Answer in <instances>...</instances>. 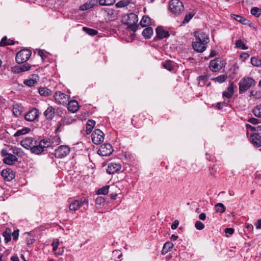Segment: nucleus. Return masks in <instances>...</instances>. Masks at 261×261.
I'll use <instances>...</instances> for the list:
<instances>
[{"mask_svg": "<svg viewBox=\"0 0 261 261\" xmlns=\"http://www.w3.org/2000/svg\"><path fill=\"white\" fill-rule=\"evenodd\" d=\"M138 21V16L133 13L124 15L121 18V22L127 25V29L134 32L138 29L139 25L136 24Z\"/></svg>", "mask_w": 261, "mask_h": 261, "instance_id": "f257e3e1", "label": "nucleus"}, {"mask_svg": "<svg viewBox=\"0 0 261 261\" xmlns=\"http://www.w3.org/2000/svg\"><path fill=\"white\" fill-rule=\"evenodd\" d=\"M255 84L256 82L251 77H245L241 79L239 83L240 93L245 92L251 87H254Z\"/></svg>", "mask_w": 261, "mask_h": 261, "instance_id": "f03ea898", "label": "nucleus"}, {"mask_svg": "<svg viewBox=\"0 0 261 261\" xmlns=\"http://www.w3.org/2000/svg\"><path fill=\"white\" fill-rule=\"evenodd\" d=\"M32 52L30 49H23L19 51L16 56V61L21 64L27 61L30 58Z\"/></svg>", "mask_w": 261, "mask_h": 261, "instance_id": "7ed1b4c3", "label": "nucleus"}, {"mask_svg": "<svg viewBox=\"0 0 261 261\" xmlns=\"http://www.w3.org/2000/svg\"><path fill=\"white\" fill-rule=\"evenodd\" d=\"M169 5L170 10L175 14H179L184 10L182 3L179 0H171Z\"/></svg>", "mask_w": 261, "mask_h": 261, "instance_id": "20e7f679", "label": "nucleus"}, {"mask_svg": "<svg viewBox=\"0 0 261 261\" xmlns=\"http://www.w3.org/2000/svg\"><path fill=\"white\" fill-rule=\"evenodd\" d=\"M55 101L60 105H65L68 102L69 96L60 91H57L54 95Z\"/></svg>", "mask_w": 261, "mask_h": 261, "instance_id": "39448f33", "label": "nucleus"}, {"mask_svg": "<svg viewBox=\"0 0 261 261\" xmlns=\"http://www.w3.org/2000/svg\"><path fill=\"white\" fill-rule=\"evenodd\" d=\"M113 151L112 146L110 143H105L101 145L97 151V153L100 156H106L112 154Z\"/></svg>", "mask_w": 261, "mask_h": 261, "instance_id": "423d86ee", "label": "nucleus"}, {"mask_svg": "<svg viewBox=\"0 0 261 261\" xmlns=\"http://www.w3.org/2000/svg\"><path fill=\"white\" fill-rule=\"evenodd\" d=\"M91 137L93 143L97 145L100 144L104 140V134L99 129H95L92 133Z\"/></svg>", "mask_w": 261, "mask_h": 261, "instance_id": "0eeeda50", "label": "nucleus"}, {"mask_svg": "<svg viewBox=\"0 0 261 261\" xmlns=\"http://www.w3.org/2000/svg\"><path fill=\"white\" fill-rule=\"evenodd\" d=\"M84 204L87 205V208L88 206V199L87 198H84V199H81V201L78 200H74L69 205V208L71 211H76L78 210L81 207H82Z\"/></svg>", "mask_w": 261, "mask_h": 261, "instance_id": "6e6552de", "label": "nucleus"}, {"mask_svg": "<svg viewBox=\"0 0 261 261\" xmlns=\"http://www.w3.org/2000/svg\"><path fill=\"white\" fill-rule=\"evenodd\" d=\"M70 152V148L66 145H61L55 151V155L58 158L66 156Z\"/></svg>", "mask_w": 261, "mask_h": 261, "instance_id": "1a4fd4ad", "label": "nucleus"}, {"mask_svg": "<svg viewBox=\"0 0 261 261\" xmlns=\"http://www.w3.org/2000/svg\"><path fill=\"white\" fill-rule=\"evenodd\" d=\"M1 175L5 180L10 181L15 178V172L10 168H6L2 170Z\"/></svg>", "mask_w": 261, "mask_h": 261, "instance_id": "9d476101", "label": "nucleus"}, {"mask_svg": "<svg viewBox=\"0 0 261 261\" xmlns=\"http://www.w3.org/2000/svg\"><path fill=\"white\" fill-rule=\"evenodd\" d=\"M39 112L37 109L33 108L25 115V119L28 121H34L38 119Z\"/></svg>", "mask_w": 261, "mask_h": 261, "instance_id": "9b49d317", "label": "nucleus"}, {"mask_svg": "<svg viewBox=\"0 0 261 261\" xmlns=\"http://www.w3.org/2000/svg\"><path fill=\"white\" fill-rule=\"evenodd\" d=\"M195 40L202 41L203 44H207L209 40L208 36L201 30L196 31L194 33Z\"/></svg>", "mask_w": 261, "mask_h": 261, "instance_id": "f8f14e48", "label": "nucleus"}, {"mask_svg": "<svg viewBox=\"0 0 261 261\" xmlns=\"http://www.w3.org/2000/svg\"><path fill=\"white\" fill-rule=\"evenodd\" d=\"M121 168V165L119 163L111 162L109 164L107 172L110 174L116 173Z\"/></svg>", "mask_w": 261, "mask_h": 261, "instance_id": "ddd939ff", "label": "nucleus"}, {"mask_svg": "<svg viewBox=\"0 0 261 261\" xmlns=\"http://www.w3.org/2000/svg\"><path fill=\"white\" fill-rule=\"evenodd\" d=\"M37 141L34 140L32 138H26L21 142V145L22 147L31 150L34 145L36 144Z\"/></svg>", "mask_w": 261, "mask_h": 261, "instance_id": "4468645a", "label": "nucleus"}, {"mask_svg": "<svg viewBox=\"0 0 261 261\" xmlns=\"http://www.w3.org/2000/svg\"><path fill=\"white\" fill-rule=\"evenodd\" d=\"M259 128L258 133H254L251 136L252 143L256 147L261 146V130Z\"/></svg>", "mask_w": 261, "mask_h": 261, "instance_id": "2eb2a0df", "label": "nucleus"}, {"mask_svg": "<svg viewBox=\"0 0 261 261\" xmlns=\"http://www.w3.org/2000/svg\"><path fill=\"white\" fill-rule=\"evenodd\" d=\"M206 44H203L202 41H198L195 40V41L192 43V47L195 51L198 53H202L205 50L206 47Z\"/></svg>", "mask_w": 261, "mask_h": 261, "instance_id": "dca6fc26", "label": "nucleus"}, {"mask_svg": "<svg viewBox=\"0 0 261 261\" xmlns=\"http://www.w3.org/2000/svg\"><path fill=\"white\" fill-rule=\"evenodd\" d=\"M220 60L218 59H215L213 60H212L210 64V69L213 72L220 70L221 68L220 65Z\"/></svg>", "mask_w": 261, "mask_h": 261, "instance_id": "f3484780", "label": "nucleus"}, {"mask_svg": "<svg viewBox=\"0 0 261 261\" xmlns=\"http://www.w3.org/2000/svg\"><path fill=\"white\" fill-rule=\"evenodd\" d=\"M156 37L159 39L167 38L169 36L168 31H165L162 27H158L156 29Z\"/></svg>", "mask_w": 261, "mask_h": 261, "instance_id": "a211bd4d", "label": "nucleus"}, {"mask_svg": "<svg viewBox=\"0 0 261 261\" xmlns=\"http://www.w3.org/2000/svg\"><path fill=\"white\" fill-rule=\"evenodd\" d=\"M67 109L69 111L71 112L72 113H75L78 110L79 104L76 100H72L70 101H68V102H67Z\"/></svg>", "mask_w": 261, "mask_h": 261, "instance_id": "6ab92c4d", "label": "nucleus"}, {"mask_svg": "<svg viewBox=\"0 0 261 261\" xmlns=\"http://www.w3.org/2000/svg\"><path fill=\"white\" fill-rule=\"evenodd\" d=\"M38 80V75H33L31 78L24 80L23 83L25 85L29 87H32L34 86L37 84Z\"/></svg>", "mask_w": 261, "mask_h": 261, "instance_id": "aec40b11", "label": "nucleus"}, {"mask_svg": "<svg viewBox=\"0 0 261 261\" xmlns=\"http://www.w3.org/2000/svg\"><path fill=\"white\" fill-rule=\"evenodd\" d=\"M17 160V158L16 156L12 154H8V156L5 157L3 159V162L4 163L8 164V165H13L15 163V162Z\"/></svg>", "mask_w": 261, "mask_h": 261, "instance_id": "412c9836", "label": "nucleus"}, {"mask_svg": "<svg viewBox=\"0 0 261 261\" xmlns=\"http://www.w3.org/2000/svg\"><path fill=\"white\" fill-rule=\"evenodd\" d=\"M44 115L47 119L52 120L55 116V109L49 106L44 112Z\"/></svg>", "mask_w": 261, "mask_h": 261, "instance_id": "4be33fe9", "label": "nucleus"}, {"mask_svg": "<svg viewBox=\"0 0 261 261\" xmlns=\"http://www.w3.org/2000/svg\"><path fill=\"white\" fill-rule=\"evenodd\" d=\"M233 94V85L231 83L227 88V90L223 92V97L231 98Z\"/></svg>", "mask_w": 261, "mask_h": 261, "instance_id": "5701e85b", "label": "nucleus"}, {"mask_svg": "<svg viewBox=\"0 0 261 261\" xmlns=\"http://www.w3.org/2000/svg\"><path fill=\"white\" fill-rule=\"evenodd\" d=\"M173 244L170 242H167L166 243H165L163 246L162 250V254H166L168 252L170 251L173 248Z\"/></svg>", "mask_w": 261, "mask_h": 261, "instance_id": "b1692460", "label": "nucleus"}, {"mask_svg": "<svg viewBox=\"0 0 261 261\" xmlns=\"http://www.w3.org/2000/svg\"><path fill=\"white\" fill-rule=\"evenodd\" d=\"M42 146L40 145V144L39 143H36V144L34 145V147L32 148L31 150V152L37 154H40L43 151L44 149L41 147Z\"/></svg>", "mask_w": 261, "mask_h": 261, "instance_id": "393cba45", "label": "nucleus"}, {"mask_svg": "<svg viewBox=\"0 0 261 261\" xmlns=\"http://www.w3.org/2000/svg\"><path fill=\"white\" fill-rule=\"evenodd\" d=\"M142 34L146 39H149L153 35V29L151 27H147L143 30Z\"/></svg>", "mask_w": 261, "mask_h": 261, "instance_id": "a878e982", "label": "nucleus"}, {"mask_svg": "<svg viewBox=\"0 0 261 261\" xmlns=\"http://www.w3.org/2000/svg\"><path fill=\"white\" fill-rule=\"evenodd\" d=\"M38 92L40 95L43 96H48L51 94V91L46 87H40L38 89Z\"/></svg>", "mask_w": 261, "mask_h": 261, "instance_id": "bb28decb", "label": "nucleus"}, {"mask_svg": "<svg viewBox=\"0 0 261 261\" xmlns=\"http://www.w3.org/2000/svg\"><path fill=\"white\" fill-rule=\"evenodd\" d=\"M31 68V66L29 64H26L21 65L19 66L16 67L15 71L16 72H24L26 71H28Z\"/></svg>", "mask_w": 261, "mask_h": 261, "instance_id": "cd10ccee", "label": "nucleus"}, {"mask_svg": "<svg viewBox=\"0 0 261 261\" xmlns=\"http://www.w3.org/2000/svg\"><path fill=\"white\" fill-rule=\"evenodd\" d=\"M233 16H234L233 18L236 20L242 23L243 24L250 25V21L249 20H247V19L241 16L240 15H233Z\"/></svg>", "mask_w": 261, "mask_h": 261, "instance_id": "c85d7f7f", "label": "nucleus"}, {"mask_svg": "<svg viewBox=\"0 0 261 261\" xmlns=\"http://www.w3.org/2000/svg\"><path fill=\"white\" fill-rule=\"evenodd\" d=\"M196 13V11L195 10H192L190 11L188 13H187L185 18L182 21L183 23H188L190 20L193 18V17L195 15Z\"/></svg>", "mask_w": 261, "mask_h": 261, "instance_id": "c756f323", "label": "nucleus"}, {"mask_svg": "<svg viewBox=\"0 0 261 261\" xmlns=\"http://www.w3.org/2000/svg\"><path fill=\"white\" fill-rule=\"evenodd\" d=\"M22 112V107L18 104L15 105L13 108V113L17 117L21 115Z\"/></svg>", "mask_w": 261, "mask_h": 261, "instance_id": "7c9ffc66", "label": "nucleus"}, {"mask_svg": "<svg viewBox=\"0 0 261 261\" xmlns=\"http://www.w3.org/2000/svg\"><path fill=\"white\" fill-rule=\"evenodd\" d=\"M95 124V121L93 120H89L86 123V133L87 134H89L91 131L93 127Z\"/></svg>", "mask_w": 261, "mask_h": 261, "instance_id": "2f4dec72", "label": "nucleus"}, {"mask_svg": "<svg viewBox=\"0 0 261 261\" xmlns=\"http://www.w3.org/2000/svg\"><path fill=\"white\" fill-rule=\"evenodd\" d=\"M150 23V18L149 17L146 15L143 16L141 20L140 21L139 24L142 27H145Z\"/></svg>", "mask_w": 261, "mask_h": 261, "instance_id": "473e14b6", "label": "nucleus"}, {"mask_svg": "<svg viewBox=\"0 0 261 261\" xmlns=\"http://www.w3.org/2000/svg\"><path fill=\"white\" fill-rule=\"evenodd\" d=\"M3 237L5 238L6 243H8L11 239V230L9 228H7L3 233Z\"/></svg>", "mask_w": 261, "mask_h": 261, "instance_id": "72a5a7b5", "label": "nucleus"}, {"mask_svg": "<svg viewBox=\"0 0 261 261\" xmlns=\"http://www.w3.org/2000/svg\"><path fill=\"white\" fill-rule=\"evenodd\" d=\"M31 130V129L28 127H25L22 129L18 130L14 134L15 137H18L20 135H25L28 133Z\"/></svg>", "mask_w": 261, "mask_h": 261, "instance_id": "f704fd0d", "label": "nucleus"}, {"mask_svg": "<svg viewBox=\"0 0 261 261\" xmlns=\"http://www.w3.org/2000/svg\"><path fill=\"white\" fill-rule=\"evenodd\" d=\"M253 114L257 117H261V105H257L252 110Z\"/></svg>", "mask_w": 261, "mask_h": 261, "instance_id": "c9c22d12", "label": "nucleus"}, {"mask_svg": "<svg viewBox=\"0 0 261 261\" xmlns=\"http://www.w3.org/2000/svg\"><path fill=\"white\" fill-rule=\"evenodd\" d=\"M83 30L84 32H85L87 34H88V35H91V36L96 35L98 33V32L97 30L92 29L88 28L86 27H83Z\"/></svg>", "mask_w": 261, "mask_h": 261, "instance_id": "e433bc0d", "label": "nucleus"}, {"mask_svg": "<svg viewBox=\"0 0 261 261\" xmlns=\"http://www.w3.org/2000/svg\"><path fill=\"white\" fill-rule=\"evenodd\" d=\"M250 12L252 15L256 17H259L261 15V9L255 7L251 9Z\"/></svg>", "mask_w": 261, "mask_h": 261, "instance_id": "4c0bfd02", "label": "nucleus"}, {"mask_svg": "<svg viewBox=\"0 0 261 261\" xmlns=\"http://www.w3.org/2000/svg\"><path fill=\"white\" fill-rule=\"evenodd\" d=\"M251 63L254 66L261 67V59L255 57H252L251 59Z\"/></svg>", "mask_w": 261, "mask_h": 261, "instance_id": "58836bf2", "label": "nucleus"}, {"mask_svg": "<svg viewBox=\"0 0 261 261\" xmlns=\"http://www.w3.org/2000/svg\"><path fill=\"white\" fill-rule=\"evenodd\" d=\"M7 42V38L6 36L4 37L1 40V41L0 42V46H5L6 45H13L14 44V42L13 41H11V42Z\"/></svg>", "mask_w": 261, "mask_h": 261, "instance_id": "ea45409f", "label": "nucleus"}, {"mask_svg": "<svg viewBox=\"0 0 261 261\" xmlns=\"http://www.w3.org/2000/svg\"><path fill=\"white\" fill-rule=\"evenodd\" d=\"M116 0H99V4L101 6H110L114 4Z\"/></svg>", "mask_w": 261, "mask_h": 261, "instance_id": "a19ab883", "label": "nucleus"}, {"mask_svg": "<svg viewBox=\"0 0 261 261\" xmlns=\"http://www.w3.org/2000/svg\"><path fill=\"white\" fill-rule=\"evenodd\" d=\"M39 143L42 146L41 147L44 149V148H48L51 145V143L49 140L46 139H42L41 140Z\"/></svg>", "mask_w": 261, "mask_h": 261, "instance_id": "79ce46f5", "label": "nucleus"}, {"mask_svg": "<svg viewBox=\"0 0 261 261\" xmlns=\"http://www.w3.org/2000/svg\"><path fill=\"white\" fill-rule=\"evenodd\" d=\"M163 65L166 69L171 71L173 68V62L171 61H166L163 63Z\"/></svg>", "mask_w": 261, "mask_h": 261, "instance_id": "37998d69", "label": "nucleus"}, {"mask_svg": "<svg viewBox=\"0 0 261 261\" xmlns=\"http://www.w3.org/2000/svg\"><path fill=\"white\" fill-rule=\"evenodd\" d=\"M216 211L217 212L221 213H224L225 211V207L224 205L221 203H218L216 205Z\"/></svg>", "mask_w": 261, "mask_h": 261, "instance_id": "c03bdc74", "label": "nucleus"}, {"mask_svg": "<svg viewBox=\"0 0 261 261\" xmlns=\"http://www.w3.org/2000/svg\"><path fill=\"white\" fill-rule=\"evenodd\" d=\"M109 188H110L109 186H104V187H102L101 188H100L99 189H98L97 192V193L99 195H100V194L106 195L108 193Z\"/></svg>", "mask_w": 261, "mask_h": 261, "instance_id": "a18cd8bd", "label": "nucleus"}, {"mask_svg": "<svg viewBox=\"0 0 261 261\" xmlns=\"http://www.w3.org/2000/svg\"><path fill=\"white\" fill-rule=\"evenodd\" d=\"M129 4V1L128 0H122L118 2L116 4V6L117 8H123L127 6Z\"/></svg>", "mask_w": 261, "mask_h": 261, "instance_id": "49530a36", "label": "nucleus"}, {"mask_svg": "<svg viewBox=\"0 0 261 261\" xmlns=\"http://www.w3.org/2000/svg\"><path fill=\"white\" fill-rule=\"evenodd\" d=\"M236 47L242 49H247L248 47L241 40H238L236 42Z\"/></svg>", "mask_w": 261, "mask_h": 261, "instance_id": "de8ad7c7", "label": "nucleus"}, {"mask_svg": "<svg viewBox=\"0 0 261 261\" xmlns=\"http://www.w3.org/2000/svg\"><path fill=\"white\" fill-rule=\"evenodd\" d=\"M227 76L225 74H223L218 76L217 77L213 78L212 80L213 81H217L218 82L220 83H223L227 79Z\"/></svg>", "mask_w": 261, "mask_h": 261, "instance_id": "09e8293b", "label": "nucleus"}, {"mask_svg": "<svg viewBox=\"0 0 261 261\" xmlns=\"http://www.w3.org/2000/svg\"><path fill=\"white\" fill-rule=\"evenodd\" d=\"M246 126L247 129L250 130L251 131L254 132V133H258L259 131L258 130L259 129V127L260 128V129L261 130V125H258L257 126H252L251 125L249 124H246Z\"/></svg>", "mask_w": 261, "mask_h": 261, "instance_id": "8fccbe9b", "label": "nucleus"}, {"mask_svg": "<svg viewBox=\"0 0 261 261\" xmlns=\"http://www.w3.org/2000/svg\"><path fill=\"white\" fill-rule=\"evenodd\" d=\"M113 257H117V261H120L121 257L122 256V253L119 250H115L113 251Z\"/></svg>", "mask_w": 261, "mask_h": 261, "instance_id": "3c124183", "label": "nucleus"}, {"mask_svg": "<svg viewBox=\"0 0 261 261\" xmlns=\"http://www.w3.org/2000/svg\"><path fill=\"white\" fill-rule=\"evenodd\" d=\"M59 245V241L58 239H55L53 240L51 243V246H53V250L54 251H55L57 250Z\"/></svg>", "mask_w": 261, "mask_h": 261, "instance_id": "603ef678", "label": "nucleus"}, {"mask_svg": "<svg viewBox=\"0 0 261 261\" xmlns=\"http://www.w3.org/2000/svg\"><path fill=\"white\" fill-rule=\"evenodd\" d=\"M195 226L198 230H202L204 228V225L200 221L195 222Z\"/></svg>", "mask_w": 261, "mask_h": 261, "instance_id": "864d4df0", "label": "nucleus"}, {"mask_svg": "<svg viewBox=\"0 0 261 261\" xmlns=\"http://www.w3.org/2000/svg\"><path fill=\"white\" fill-rule=\"evenodd\" d=\"M105 202V198L101 196L98 197L95 200V203L98 205H101L102 204L104 203Z\"/></svg>", "mask_w": 261, "mask_h": 261, "instance_id": "5fc2aeb1", "label": "nucleus"}, {"mask_svg": "<svg viewBox=\"0 0 261 261\" xmlns=\"http://www.w3.org/2000/svg\"><path fill=\"white\" fill-rule=\"evenodd\" d=\"M91 8L89 4L87 2L86 3H85L84 4H83L80 6V10H82V11H85V10H87L89 9H91Z\"/></svg>", "mask_w": 261, "mask_h": 261, "instance_id": "6e6d98bb", "label": "nucleus"}, {"mask_svg": "<svg viewBox=\"0 0 261 261\" xmlns=\"http://www.w3.org/2000/svg\"><path fill=\"white\" fill-rule=\"evenodd\" d=\"M88 3L89 4L91 8H93L95 6L97 5L98 2H99L98 0H89L87 1Z\"/></svg>", "mask_w": 261, "mask_h": 261, "instance_id": "4d7b16f0", "label": "nucleus"}, {"mask_svg": "<svg viewBox=\"0 0 261 261\" xmlns=\"http://www.w3.org/2000/svg\"><path fill=\"white\" fill-rule=\"evenodd\" d=\"M248 121L252 124H257L259 123L258 119L252 117L248 120Z\"/></svg>", "mask_w": 261, "mask_h": 261, "instance_id": "13d9d810", "label": "nucleus"}, {"mask_svg": "<svg viewBox=\"0 0 261 261\" xmlns=\"http://www.w3.org/2000/svg\"><path fill=\"white\" fill-rule=\"evenodd\" d=\"M179 224V221L177 220H175L172 225H171V228L172 229H175L177 228L178 225Z\"/></svg>", "mask_w": 261, "mask_h": 261, "instance_id": "bf43d9fd", "label": "nucleus"}, {"mask_svg": "<svg viewBox=\"0 0 261 261\" xmlns=\"http://www.w3.org/2000/svg\"><path fill=\"white\" fill-rule=\"evenodd\" d=\"M18 236H19L18 230L14 231L12 233V237H13V239L14 240H16L18 238Z\"/></svg>", "mask_w": 261, "mask_h": 261, "instance_id": "052dcab7", "label": "nucleus"}, {"mask_svg": "<svg viewBox=\"0 0 261 261\" xmlns=\"http://www.w3.org/2000/svg\"><path fill=\"white\" fill-rule=\"evenodd\" d=\"M225 232L226 233L232 234L234 232V229L232 228H227L225 229Z\"/></svg>", "mask_w": 261, "mask_h": 261, "instance_id": "680f3d73", "label": "nucleus"}, {"mask_svg": "<svg viewBox=\"0 0 261 261\" xmlns=\"http://www.w3.org/2000/svg\"><path fill=\"white\" fill-rule=\"evenodd\" d=\"M199 219L201 220H205V219H206V215L205 213H201L199 215Z\"/></svg>", "mask_w": 261, "mask_h": 261, "instance_id": "e2e57ef3", "label": "nucleus"}, {"mask_svg": "<svg viewBox=\"0 0 261 261\" xmlns=\"http://www.w3.org/2000/svg\"><path fill=\"white\" fill-rule=\"evenodd\" d=\"M223 106H226V103L224 102L221 103V102H218L217 103V108L220 110L222 109L223 107Z\"/></svg>", "mask_w": 261, "mask_h": 261, "instance_id": "0e129e2a", "label": "nucleus"}, {"mask_svg": "<svg viewBox=\"0 0 261 261\" xmlns=\"http://www.w3.org/2000/svg\"><path fill=\"white\" fill-rule=\"evenodd\" d=\"M256 229L261 228V219L257 220V223L256 224Z\"/></svg>", "mask_w": 261, "mask_h": 261, "instance_id": "69168bd1", "label": "nucleus"}, {"mask_svg": "<svg viewBox=\"0 0 261 261\" xmlns=\"http://www.w3.org/2000/svg\"><path fill=\"white\" fill-rule=\"evenodd\" d=\"M38 55L41 57L42 60H44V58L46 57L45 55H44L42 50H39L38 51Z\"/></svg>", "mask_w": 261, "mask_h": 261, "instance_id": "338daca9", "label": "nucleus"}, {"mask_svg": "<svg viewBox=\"0 0 261 261\" xmlns=\"http://www.w3.org/2000/svg\"><path fill=\"white\" fill-rule=\"evenodd\" d=\"M1 154L2 156H6V157L9 153H7L6 149H2L1 151Z\"/></svg>", "mask_w": 261, "mask_h": 261, "instance_id": "774afa93", "label": "nucleus"}]
</instances>
